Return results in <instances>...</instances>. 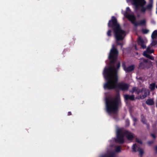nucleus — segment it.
I'll use <instances>...</instances> for the list:
<instances>
[{"label":"nucleus","instance_id":"obj_8","mask_svg":"<svg viewBox=\"0 0 157 157\" xmlns=\"http://www.w3.org/2000/svg\"><path fill=\"white\" fill-rule=\"evenodd\" d=\"M136 27L138 26H145L146 25V21L145 19L140 21L138 22H135V20H132L130 21Z\"/></svg>","mask_w":157,"mask_h":157},{"label":"nucleus","instance_id":"obj_23","mask_svg":"<svg viewBox=\"0 0 157 157\" xmlns=\"http://www.w3.org/2000/svg\"><path fill=\"white\" fill-rule=\"evenodd\" d=\"M142 33L144 34H146L149 32V30L147 29H143L142 30Z\"/></svg>","mask_w":157,"mask_h":157},{"label":"nucleus","instance_id":"obj_3","mask_svg":"<svg viewBox=\"0 0 157 157\" xmlns=\"http://www.w3.org/2000/svg\"><path fill=\"white\" fill-rule=\"evenodd\" d=\"M120 100V96L117 93L114 99H106V111L109 113H116L118 110Z\"/></svg>","mask_w":157,"mask_h":157},{"label":"nucleus","instance_id":"obj_12","mask_svg":"<svg viewBox=\"0 0 157 157\" xmlns=\"http://www.w3.org/2000/svg\"><path fill=\"white\" fill-rule=\"evenodd\" d=\"M150 54H147V52H143V55L144 56L149 59L154 60V57L150 55Z\"/></svg>","mask_w":157,"mask_h":157},{"label":"nucleus","instance_id":"obj_22","mask_svg":"<svg viewBox=\"0 0 157 157\" xmlns=\"http://www.w3.org/2000/svg\"><path fill=\"white\" fill-rule=\"evenodd\" d=\"M152 6V3L151 2H150L147 6L146 8L147 10H150L151 9Z\"/></svg>","mask_w":157,"mask_h":157},{"label":"nucleus","instance_id":"obj_14","mask_svg":"<svg viewBox=\"0 0 157 157\" xmlns=\"http://www.w3.org/2000/svg\"><path fill=\"white\" fill-rule=\"evenodd\" d=\"M135 66L134 65H132L127 67L125 71L126 72H129L133 71L135 69Z\"/></svg>","mask_w":157,"mask_h":157},{"label":"nucleus","instance_id":"obj_25","mask_svg":"<svg viewBox=\"0 0 157 157\" xmlns=\"http://www.w3.org/2000/svg\"><path fill=\"white\" fill-rule=\"evenodd\" d=\"M136 87H134L132 88V90L130 91V92L132 94H133L134 92H135L136 89Z\"/></svg>","mask_w":157,"mask_h":157},{"label":"nucleus","instance_id":"obj_29","mask_svg":"<svg viewBox=\"0 0 157 157\" xmlns=\"http://www.w3.org/2000/svg\"><path fill=\"white\" fill-rule=\"evenodd\" d=\"M136 141L138 143H139L140 144H142V142L140 140H138V139H136Z\"/></svg>","mask_w":157,"mask_h":157},{"label":"nucleus","instance_id":"obj_33","mask_svg":"<svg viewBox=\"0 0 157 157\" xmlns=\"http://www.w3.org/2000/svg\"><path fill=\"white\" fill-rule=\"evenodd\" d=\"M72 115V113L71 112H69L68 113L67 115L68 116L71 115Z\"/></svg>","mask_w":157,"mask_h":157},{"label":"nucleus","instance_id":"obj_15","mask_svg":"<svg viewBox=\"0 0 157 157\" xmlns=\"http://www.w3.org/2000/svg\"><path fill=\"white\" fill-rule=\"evenodd\" d=\"M115 154L114 152H112L108 154L103 155L101 157H115Z\"/></svg>","mask_w":157,"mask_h":157},{"label":"nucleus","instance_id":"obj_6","mask_svg":"<svg viewBox=\"0 0 157 157\" xmlns=\"http://www.w3.org/2000/svg\"><path fill=\"white\" fill-rule=\"evenodd\" d=\"M133 5H134L136 8H137L139 6L141 7L140 11L141 13H145V12L146 8L144 6L146 4V2L145 0H132V1Z\"/></svg>","mask_w":157,"mask_h":157},{"label":"nucleus","instance_id":"obj_38","mask_svg":"<svg viewBox=\"0 0 157 157\" xmlns=\"http://www.w3.org/2000/svg\"><path fill=\"white\" fill-rule=\"evenodd\" d=\"M131 0V1H132V0Z\"/></svg>","mask_w":157,"mask_h":157},{"label":"nucleus","instance_id":"obj_26","mask_svg":"<svg viewBox=\"0 0 157 157\" xmlns=\"http://www.w3.org/2000/svg\"><path fill=\"white\" fill-rule=\"evenodd\" d=\"M141 121L144 124H145L147 123V121L146 120V119L144 117L142 118Z\"/></svg>","mask_w":157,"mask_h":157},{"label":"nucleus","instance_id":"obj_31","mask_svg":"<svg viewBox=\"0 0 157 157\" xmlns=\"http://www.w3.org/2000/svg\"><path fill=\"white\" fill-rule=\"evenodd\" d=\"M151 136L154 139L156 138L155 135L154 134H151Z\"/></svg>","mask_w":157,"mask_h":157},{"label":"nucleus","instance_id":"obj_36","mask_svg":"<svg viewBox=\"0 0 157 157\" xmlns=\"http://www.w3.org/2000/svg\"><path fill=\"white\" fill-rule=\"evenodd\" d=\"M156 88L157 89V85L156 86Z\"/></svg>","mask_w":157,"mask_h":157},{"label":"nucleus","instance_id":"obj_13","mask_svg":"<svg viewBox=\"0 0 157 157\" xmlns=\"http://www.w3.org/2000/svg\"><path fill=\"white\" fill-rule=\"evenodd\" d=\"M138 44L140 45L141 47L144 49L146 47V46L144 44V41L143 39L140 38L138 40Z\"/></svg>","mask_w":157,"mask_h":157},{"label":"nucleus","instance_id":"obj_7","mask_svg":"<svg viewBox=\"0 0 157 157\" xmlns=\"http://www.w3.org/2000/svg\"><path fill=\"white\" fill-rule=\"evenodd\" d=\"M131 10L129 7H128L126 8V11L125 12L124 15V16L128 19L130 21H131L132 20H136V18L134 15L130 14L128 12H130Z\"/></svg>","mask_w":157,"mask_h":157},{"label":"nucleus","instance_id":"obj_5","mask_svg":"<svg viewBox=\"0 0 157 157\" xmlns=\"http://www.w3.org/2000/svg\"><path fill=\"white\" fill-rule=\"evenodd\" d=\"M152 63L148 59L141 58L140 59L139 67L140 69H148L152 66Z\"/></svg>","mask_w":157,"mask_h":157},{"label":"nucleus","instance_id":"obj_11","mask_svg":"<svg viewBox=\"0 0 157 157\" xmlns=\"http://www.w3.org/2000/svg\"><path fill=\"white\" fill-rule=\"evenodd\" d=\"M124 98L125 101L130 100L132 101L135 100V96L134 95H130L128 94H124Z\"/></svg>","mask_w":157,"mask_h":157},{"label":"nucleus","instance_id":"obj_37","mask_svg":"<svg viewBox=\"0 0 157 157\" xmlns=\"http://www.w3.org/2000/svg\"><path fill=\"white\" fill-rule=\"evenodd\" d=\"M156 13H157V11H156Z\"/></svg>","mask_w":157,"mask_h":157},{"label":"nucleus","instance_id":"obj_4","mask_svg":"<svg viewBox=\"0 0 157 157\" xmlns=\"http://www.w3.org/2000/svg\"><path fill=\"white\" fill-rule=\"evenodd\" d=\"M125 136L129 140H132L134 138L133 134L128 131L123 132L121 129L118 128L117 131V138L115 141L120 144H123L124 142V136Z\"/></svg>","mask_w":157,"mask_h":157},{"label":"nucleus","instance_id":"obj_20","mask_svg":"<svg viewBox=\"0 0 157 157\" xmlns=\"http://www.w3.org/2000/svg\"><path fill=\"white\" fill-rule=\"evenodd\" d=\"M144 52H147V54H151L154 52V50H151L150 47H148L147 50Z\"/></svg>","mask_w":157,"mask_h":157},{"label":"nucleus","instance_id":"obj_35","mask_svg":"<svg viewBox=\"0 0 157 157\" xmlns=\"http://www.w3.org/2000/svg\"><path fill=\"white\" fill-rule=\"evenodd\" d=\"M155 150H156V151L157 152V146H156L155 147Z\"/></svg>","mask_w":157,"mask_h":157},{"label":"nucleus","instance_id":"obj_27","mask_svg":"<svg viewBox=\"0 0 157 157\" xmlns=\"http://www.w3.org/2000/svg\"><path fill=\"white\" fill-rule=\"evenodd\" d=\"M107 35L108 36H111V30H109L107 33Z\"/></svg>","mask_w":157,"mask_h":157},{"label":"nucleus","instance_id":"obj_34","mask_svg":"<svg viewBox=\"0 0 157 157\" xmlns=\"http://www.w3.org/2000/svg\"><path fill=\"white\" fill-rule=\"evenodd\" d=\"M153 143V141H149L148 143L149 144H150Z\"/></svg>","mask_w":157,"mask_h":157},{"label":"nucleus","instance_id":"obj_17","mask_svg":"<svg viewBox=\"0 0 157 157\" xmlns=\"http://www.w3.org/2000/svg\"><path fill=\"white\" fill-rule=\"evenodd\" d=\"M146 103L148 105H152L154 104V101L151 99H148L147 100L146 102Z\"/></svg>","mask_w":157,"mask_h":157},{"label":"nucleus","instance_id":"obj_18","mask_svg":"<svg viewBox=\"0 0 157 157\" xmlns=\"http://www.w3.org/2000/svg\"><path fill=\"white\" fill-rule=\"evenodd\" d=\"M155 87V83H152L150 85V88L152 90H154Z\"/></svg>","mask_w":157,"mask_h":157},{"label":"nucleus","instance_id":"obj_2","mask_svg":"<svg viewBox=\"0 0 157 157\" xmlns=\"http://www.w3.org/2000/svg\"><path fill=\"white\" fill-rule=\"evenodd\" d=\"M108 26L109 27L112 28L117 44L122 46L123 43L120 42L119 41L123 40V35L125 33V31L121 29L116 17L114 16L112 17L111 19L109 21Z\"/></svg>","mask_w":157,"mask_h":157},{"label":"nucleus","instance_id":"obj_9","mask_svg":"<svg viewBox=\"0 0 157 157\" xmlns=\"http://www.w3.org/2000/svg\"><path fill=\"white\" fill-rule=\"evenodd\" d=\"M132 151L136 152L139 151L140 157H142L144 154V151L142 148L138 147L136 144H134L132 147Z\"/></svg>","mask_w":157,"mask_h":157},{"label":"nucleus","instance_id":"obj_21","mask_svg":"<svg viewBox=\"0 0 157 157\" xmlns=\"http://www.w3.org/2000/svg\"><path fill=\"white\" fill-rule=\"evenodd\" d=\"M157 44V39L154 40L152 39V42L151 44V46H154Z\"/></svg>","mask_w":157,"mask_h":157},{"label":"nucleus","instance_id":"obj_10","mask_svg":"<svg viewBox=\"0 0 157 157\" xmlns=\"http://www.w3.org/2000/svg\"><path fill=\"white\" fill-rule=\"evenodd\" d=\"M144 93V94L142 95H140V98L141 99H144L146 98L148 94H149L150 92L149 90L146 89L145 88H142V93Z\"/></svg>","mask_w":157,"mask_h":157},{"label":"nucleus","instance_id":"obj_32","mask_svg":"<svg viewBox=\"0 0 157 157\" xmlns=\"http://www.w3.org/2000/svg\"><path fill=\"white\" fill-rule=\"evenodd\" d=\"M137 119L136 117H134L133 118V121H134L135 123L134 124V125H135V122H136L137 121Z\"/></svg>","mask_w":157,"mask_h":157},{"label":"nucleus","instance_id":"obj_16","mask_svg":"<svg viewBox=\"0 0 157 157\" xmlns=\"http://www.w3.org/2000/svg\"><path fill=\"white\" fill-rule=\"evenodd\" d=\"M151 37L152 39L157 38V30H155L151 34Z\"/></svg>","mask_w":157,"mask_h":157},{"label":"nucleus","instance_id":"obj_19","mask_svg":"<svg viewBox=\"0 0 157 157\" xmlns=\"http://www.w3.org/2000/svg\"><path fill=\"white\" fill-rule=\"evenodd\" d=\"M135 92L136 94H137V95H139L140 93H142V89L140 90L138 87H136Z\"/></svg>","mask_w":157,"mask_h":157},{"label":"nucleus","instance_id":"obj_28","mask_svg":"<svg viewBox=\"0 0 157 157\" xmlns=\"http://www.w3.org/2000/svg\"><path fill=\"white\" fill-rule=\"evenodd\" d=\"M122 67H123L124 70L125 71V70H126L127 67L126 66L125 63H122Z\"/></svg>","mask_w":157,"mask_h":157},{"label":"nucleus","instance_id":"obj_30","mask_svg":"<svg viewBox=\"0 0 157 157\" xmlns=\"http://www.w3.org/2000/svg\"><path fill=\"white\" fill-rule=\"evenodd\" d=\"M145 124L147 125V128L149 130L150 129V125L148 123H147Z\"/></svg>","mask_w":157,"mask_h":157},{"label":"nucleus","instance_id":"obj_1","mask_svg":"<svg viewBox=\"0 0 157 157\" xmlns=\"http://www.w3.org/2000/svg\"><path fill=\"white\" fill-rule=\"evenodd\" d=\"M118 54L117 50L113 46L108 56L109 59L110 60L109 64L111 65L108 67H105L104 70L103 75L106 81L104 85V88L105 89L109 90L118 88L119 90L124 91L128 90L129 86V84L125 83H117V69L120 67V63L118 62L117 63L116 68L115 65Z\"/></svg>","mask_w":157,"mask_h":157},{"label":"nucleus","instance_id":"obj_24","mask_svg":"<svg viewBox=\"0 0 157 157\" xmlns=\"http://www.w3.org/2000/svg\"><path fill=\"white\" fill-rule=\"evenodd\" d=\"M115 151L117 152H119L121 151V147L120 146H118L116 147L115 150Z\"/></svg>","mask_w":157,"mask_h":157}]
</instances>
